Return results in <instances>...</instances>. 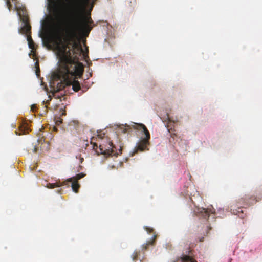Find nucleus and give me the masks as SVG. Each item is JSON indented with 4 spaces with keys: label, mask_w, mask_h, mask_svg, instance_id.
<instances>
[{
    "label": "nucleus",
    "mask_w": 262,
    "mask_h": 262,
    "mask_svg": "<svg viewBox=\"0 0 262 262\" xmlns=\"http://www.w3.org/2000/svg\"><path fill=\"white\" fill-rule=\"evenodd\" d=\"M35 67H36V68L38 69L36 70V75H37V76H38V75H39V74H38V70L39 71V63H38V61H36V62H35Z\"/></svg>",
    "instance_id": "obj_22"
},
{
    "label": "nucleus",
    "mask_w": 262,
    "mask_h": 262,
    "mask_svg": "<svg viewBox=\"0 0 262 262\" xmlns=\"http://www.w3.org/2000/svg\"><path fill=\"white\" fill-rule=\"evenodd\" d=\"M54 20L56 21L55 27L59 32L61 29V18L60 9L57 3L53 2L51 9Z\"/></svg>",
    "instance_id": "obj_6"
},
{
    "label": "nucleus",
    "mask_w": 262,
    "mask_h": 262,
    "mask_svg": "<svg viewBox=\"0 0 262 262\" xmlns=\"http://www.w3.org/2000/svg\"><path fill=\"white\" fill-rule=\"evenodd\" d=\"M139 255V253L137 251H135L133 255H132V258L133 260H137L138 255Z\"/></svg>",
    "instance_id": "obj_19"
},
{
    "label": "nucleus",
    "mask_w": 262,
    "mask_h": 262,
    "mask_svg": "<svg viewBox=\"0 0 262 262\" xmlns=\"http://www.w3.org/2000/svg\"><path fill=\"white\" fill-rule=\"evenodd\" d=\"M20 131L21 132V133H20L19 135L21 134H26V130H28V128L26 127H23V126H20L19 127Z\"/></svg>",
    "instance_id": "obj_18"
},
{
    "label": "nucleus",
    "mask_w": 262,
    "mask_h": 262,
    "mask_svg": "<svg viewBox=\"0 0 262 262\" xmlns=\"http://www.w3.org/2000/svg\"><path fill=\"white\" fill-rule=\"evenodd\" d=\"M182 262H197L195 260L188 255L184 256L182 258Z\"/></svg>",
    "instance_id": "obj_14"
},
{
    "label": "nucleus",
    "mask_w": 262,
    "mask_h": 262,
    "mask_svg": "<svg viewBox=\"0 0 262 262\" xmlns=\"http://www.w3.org/2000/svg\"><path fill=\"white\" fill-rule=\"evenodd\" d=\"M85 176V174L81 172L76 174L75 176L73 177L68 180V181L72 183V188L73 190L77 193L78 191V189L80 187V185L78 183V181L80 179L83 178Z\"/></svg>",
    "instance_id": "obj_9"
},
{
    "label": "nucleus",
    "mask_w": 262,
    "mask_h": 262,
    "mask_svg": "<svg viewBox=\"0 0 262 262\" xmlns=\"http://www.w3.org/2000/svg\"><path fill=\"white\" fill-rule=\"evenodd\" d=\"M129 129V126L127 125H125V126H124L123 132L124 133H125L126 132H127V130Z\"/></svg>",
    "instance_id": "obj_21"
},
{
    "label": "nucleus",
    "mask_w": 262,
    "mask_h": 262,
    "mask_svg": "<svg viewBox=\"0 0 262 262\" xmlns=\"http://www.w3.org/2000/svg\"><path fill=\"white\" fill-rule=\"evenodd\" d=\"M156 237V235H154L152 239L147 241L145 244L143 245L142 247V250H146L148 249V247L149 246L154 245L155 242Z\"/></svg>",
    "instance_id": "obj_12"
},
{
    "label": "nucleus",
    "mask_w": 262,
    "mask_h": 262,
    "mask_svg": "<svg viewBox=\"0 0 262 262\" xmlns=\"http://www.w3.org/2000/svg\"><path fill=\"white\" fill-rule=\"evenodd\" d=\"M53 96L56 99H60L61 100V97L63 96V94H59V91H57L53 93Z\"/></svg>",
    "instance_id": "obj_15"
},
{
    "label": "nucleus",
    "mask_w": 262,
    "mask_h": 262,
    "mask_svg": "<svg viewBox=\"0 0 262 262\" xmlns=\"http://www.w3.org/2000/svg\"><path fill=\"white\" fill-rule=\"evenodd\" d=\"M90 0H74L72 3L71 8L69 12V18L74 19L75 15H77L78 20L83 21L85 16H83L81 10L82 7L88 4Z\"/></svg>",
    "instance_id": "obj_4"
},
{
    "label": "nucleus",
    "mask_w": 262,
    "mask_h": 262,
    "mask_svg": "<svg viewBox=\"0 0 262 262\" xmlns=\"http://www.w3.org/2000/svg\"><path fill=\"white\" fill-rule=\"evenodd\" d=\"M24 23V26L21 28L20 31L23 34H25L27 36L30 35L29 34L31 33V27L29 23V20H27V18H24L23 21Z\"/></svg>",
    "instance_id": "obj_10"
},
{
    "label": "nucleus",
    "mask_w": 262,
    "mask_h": 262,
    "mask_svg": "<svg viewBox=\"0 0 262 262\" xmlns=\"http://www.w3.org/2000/svg\"><path fill=\"white\" fill-rule=\"evenodd\" d=\"M196 213L200 216L207 220H209L210 217H212V220H213L215 216V210L213 207L207 208H198Z\"/></svg>",
    "instance_id": "obj_8"
},
{
    "label": "nucleus",
    "mask_w": 262,
    "mask_h": 262,
    "mask_svg": "<svg viewBox=\"0 0 262 262\" xmlns=\"http://www.w3.org/2000/svg\"><path fill=\"white\" fill-rule=\"evenodd\" d=\"M232 213L234 214L238 215L241 218L244 217L243 211L241 209V210H233Z\"/></svg>",
    "instance_id": "obj_16"
},
{
    "label": "nucleus",
    "mask_w": 262,
    "mask_h": 262,
    "mask_svg": "<svg viewBox=\"0 0 262 262\" xmlns=\"http://www.w3.org/2000/svg\"><path fill=\"white\" fill-rule=\"evenodd\" d=\"M73 69V67L70 66H59L57 71L53 73V80L60 81L58 83V85L60 84L59 89L72 85L75 92L80 90V83L75 79V76L81 74L83 71L79 66H76V69Z\"/></svg>",
    "instance_id": "obj_2"
},
{
    "label": "nucleus",
    "mask_w": 262,
    "mask_h": 262,
    "mask_svg": "<svg viewBox=\"0 0 262 262\" xmlns=\"http://www.w3.org/2000/svg\"><path fill=\"white\" fill-rule=\"evenodd\" d=\"M6 1V4L7 5V7H8L9 11H10L12 9V3H13L15 5V8L17 10L18 15H19L20 20L23 21L24 20V18H27V20H29V17L27 14V11L25 8H17V6L16 5V0H5Z\"/></svg>",
    "instance_id": "obj_7"
},
{
    "label": "nucleus",
    "mask_w": 262,
    "mask_h": 262,
    "mask_svg": "<svg viewBox=\"0 0 262 262\" xmlns=\"http://www.w3.org/2000/svg\"><path fill=\"white\" fill-rule=\"evenodd\" d=\"M251 199L249 196H245L244 198H243L241 199V201H244L245 202V204L246 205H249L250 204V203L249 202L248 200Z\"/></svg>",
    "instance_id": "obj_17"
},
{
    "label": "nucleus",
    "mask_w": 262,
    "mask_h": 262,
    "mask_svg": "<svg viewBox=\"0 0 262 262\" xmlns=\"http://www.w3.org/2000/svg\"><path fill=\"white\" fill-rule=\"evenodd\" d=\"M144 229L148 233H151L154 232V229L152 228L145 227Z\"/></svg>",
    "instance_id": "obj_20"
},
{
    "label": "nucleus",
    "mask_w": 262,
    "mask_h": 262,
    "mask_svg": "<svg viewBox=\"0 0 262 262\" xmlns=\"http://www.w3.org/2000/svg\"><path fill=\"white\" fill-rule=\"evenodd\" d=\"M34 107H35V106L34 105H32V107H31V110H32L33 111Z\"/></svg>",
    "instance_id": "obj_24"
},
{
    "label": "nucleus",
    "mask_w": 262,
    "mask_h": 262,
    "mask_svg": "<svg viewBox=\"0 0 262 262\" xmlns=\"http://www.w3.org/2000/svg\"><path fill=\"white\" fill-rule=\"evenodd\" d=\"M27 41L28 42L29 47L32 49L31 52L33 53V55H35V50H36L35 44L32 40L31 36L30 35H28L27 36Z\"/></svg>",
    "instance_id": "obj_11"
},
{
    "label": "nucleus",
    "mask_w": 262,
    "mask_h": 262,
    "mask_svg": "<svg viewBox=\"0 0 262 262\" xmlns=\"http://www.w3.org/2000/svg\"><path fill=\"white\" fill-rule=\"evenodd\" d=\"M37 148L36 147H35L34 148V152H37Z\"/></svg>",
    "instance_id": "obj_23"
},
{
    "label": "nucleus",
    "mask_w": 262,
    "mask_h": 262,
    "mask_svg": "<svg viewBox=\"0 0 262 262\" xmlns=\"http://www.w3.org/2000/svg\"><path fill=\"white\" fill-rule=\"evenodd\" d=\"M77 15L74 19L68 18L67 35H58L55 44L56 55L59 59V66H70L76 69L79 66L78 55L83 52L80 42L76 41L79 34L88 35L93 28V21L91 16H85L83 21L78 20Z\"/></svg>",
    "instance_id": "obj_1"
},
{
    "label": "nucleus",
    "mask_w": 262,
    "mask_h": 262,
    "mask_svg": "<svg viewBox=\"0 0 262 262\" xmlns=\"http://www.w3.org/2000/svg\"><path fill=\"white\" fill-rule=\"evenodd\" d=\"M91 143L93 144V149H95L98 154L117 156L121 154L122 152V148L120 147L119 150V152H117L113 142L107 139L105 143L100 144L99 147L96 143H93L92 141H91Z\"/></svg>",
    "instance_id": "obj_3"
},
{
    "label": "nucleus",
    "mask_w": 262,
    "mask_h": 262,
    "mask_svg": "<svg viewBox=\"0 0 262 262\" xmlns=\"http://www.w3.org/2000/svg\"><path fill=\"white\" fill-rule=\"evenodd\" d=\"M63 185V184H61L60 183L56 182L54 183H49L47 185V187L49 189H53L55 187H60Z\"/></svg>",
    "instance_id": "obj_13"
},
{
    "label": "nucleus",
    "mask_w": 262,
    "mask_h": 262,
    "mask_svg": "<svg viewBox=\"0 0 262 262\" xmlns=\"http://www.w3.org/2000/svg\"><path fill=\"white\" fill-rule=\"evenodd\" d=\"M134 126L135 129L141 130L145 135V137L141 138L140 141L137 143L136 150H139L140 151L148 150L149 149L147 148V146L149 145V140L150 138L149 131L143 124H136Z\"/></svg>",
    "instance_id": "obj_5"
},
{
    "label": "nucleus",
    "mask_w": 262,
    "mask_h": 262,
    "mask_svg": "<svg viewBox=\"0 0 262 262\" xmlns=\"http://www.w3.org/2000/svg\"><path fill=\"white\" fill-rule=\"evenodd\" d=\"M167 119H169V116H168V115L167 114Z\"/></svg>",
    "instance_id": "obj_25"
}]
</instances>
